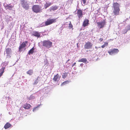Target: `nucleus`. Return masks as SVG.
I'll use <instances>...</instances> for the list:
<instances>
[{"instance_id": "nucleus-34", "label": "nucleus", "mask_w": 130, "mask_h": 130, "mask_svg": "<svg viewBox=\"0 0 130 130\" xmlns=\"http://www.w3.org/2000/svg\"><path fill=\"white\" fill-rule=\"evenodd\" d=\"M105 47V45L104 44L103 45H102L101 46V47L102 48H104Z\"/></svg>"}, {"instance_id": "nucleus-1", "label": "nucleus", "mask_w": 130, "mask_h": 130, "mask_svg": "<svg viewBox=\"0 0 130 130\" xmlns=\"http://www.w3.org/2000/svg\"><path fill=\"white\" fill-rule=\"evenodd\" d=\"M119 5L117 3H114L113 4L114 9L113 13L115 15H119L120 9L119 8Z\"/></svg>"}, {"instance_id": "nucleus-9", "label": "nucleus", "mask_w": 130, "mask_h": 130, "mask_svg": "<svg viewBox=\"0 0 130 130\" xmlns=\"http://www.w3.org/2000/svg\"><path fill=\"white\" fill-rule=\"evenodd\" d=\"M28 42L27 41L23 42L19 46V51H20L22 48H25L26 46V44H27Z\"/></svg>"}, {"instance_id": "nucleus-32", "label": "nucleus", "mask_w": 130, "mask_h": 130, "mask_svg": "<svg viewBox=\"0 0 130 130\" xmlns=\"http://www.w3.org/2000/svg\"><path fill=\"white\" fill-rule=\"evenodd\" d=\"M87 0H82V1L84 4H85L86 2V1Z\"/></svg>"}, {"instance_id": "nucleus-23", "label": "nucleus", "mask_w": 130, "mask_h": 130, "mask_svg": "<svg viewBox=\"0 0 130 130\" xmlns=\"http://www.w3.org/2000/svg\"><path fill=\"white\" fill-rule=\"evenodd\" d=\"M33 73V71L32 70L30 69L27 72V73L30 75H31Z\"/></svg>"}, {"instance_id": "nucleus-7", "label": "nucleus", "mask_w": 130, "mask_h": 130, "mask_svg": "<svg viewBox=\"0 0 130 130\" xmlns=\"http://www.w3.org/2000/svg\"><path fill=\"white\" fill-rule=\"evenodd\" d=\"M119 51L117 49L114 48L108 51V53L110 55H112L113 54H115L118 53Z\"/></svg>"}, {"instance_id": "nucleus-38", "label": "nucleus", "mask_w": 130, "mask_h": 130, "mask_svg": "<svg viewBox=\"0 0 130 130\" xmlns=\"http://www.w3.org/2000/svg\"><path fill=\"white\" fill-rule=\"evenodd\" d=\"M70 60V59H68V60H67V62H68V61H69Z\"/></svg>"}, {"instance_id": "nucleus-37", "label": "nucleus", "mask_w": 130, "mask_h": 130, "mask_svg": "<svg viewBox=\"0 0 130 130\" xmlns=\"http://www.w3.org/2000/svg\"><path fill=\"white\" fill-rule=\"evenodd\" d=\"M95 48H96L97 50L98 49L97 47H96V46H95Z\"/></svg>"}, {"instance_id": "nucleus-27", "label": "nucleus", "mask_w": 130, "mask_h": 130, "mask_svg": "<svg viewBox=\"0 0 130 130\" xmlns=\"http://www.w3.org/2000/svg\"><path fill=\"white\" fill-rule=\"evenodd\" d=\"M73 26L71 24V22H70V23L69 25V29H71L73 28Z\"/></svg>"}, {"instance_id": "nucleus-26", "label": "nucleus", "mask_w": 130, "mask_h": 130, "mask_svg": "<svg viewBox=\"0 0 130 130\" xmlns=\"http://www.w3.org/2000/svg\"><path fill=\"white\" fill-rule=\"evenodd\" d=\"M34 97L33 95H31L30 97L28 98V101H29L31 100H32L34 99Z\"/></svg>"}, {"instance_id": "nucleus-33", "label": "nucleus", "mask_w": 130, "mask_h": 130, "mask_svg": "<svg viewBox=\"0 0 130 130\" xmlns=\"http://www.w3.org/2000/svg\"><path fill=\"white\" fill-rule=\"evenodd\" d=\"M76 64V62H74V63L72 64V67H73V66H74Z\"/></svg>"}, {"instance_id": "nucleus-11", "label": "nucleus", "mask_w": 130, "mask_h": 130, "mask_svg": "<svg viewBox=\"0 0 130 130\" xmlns=\"http://www.w3.org/2000/svg\"><path fill=\"white\" fill-rule=\"evenodd\" d=\"M60 76H59L58 74H57L55 75L54 77L53 78V80L55 82H58L60 80Z\"/></svg>"}, {"instance_id": "nucleus-8", "label": "nucleus", "mask_w": 130, "mask_h": 130, "mask_svg": "<svg viewBox=\"0 0 130 130\" xmlns=\"http://www.w3.org/2000/svg\"><path fill=\"white\" fill-rule=\"evenodd\" d=\"M92 44L90 42H88L86 43L84 45L85 49H89L92 48Z\"/></svg>"}, {"instance_id": "nucleus-6", "label": "nucleus", "mask_w": 130, "mask_h": 130, "mask_svg": "<svg viewBox=\"0 0 130 130\" xmlns=\"http://www.w3.org/2000/svg\"><path fill=\"white\" fill-rule=\"evenodd\" d=\"M21 5L22 7L25 10L29 9V6L28 4H27V2H25L24 1H21Z\"/></svg>"}, {"instance_id": "nucleus-5", "label": "nucleus", "mask_w": 130, "mask_h": 130, "mask_svg": "<svg viewBox=\"0 0 130 130\" xmlns=\"http://www.w3.org/2000/svg\"><path fill=\"white\" fill-rule=\"evenodd\" d=\"M97 26L100 28H103L106 24V22L105 20H103L101 22H99L97 23Z\"/></svg>"}, {"instance_id": "nucleus-16", "label": "nucleus", "mask_w": 130, "mask_h": 130, "mask_svg": "<svg viewBox=\"0 0 130 130\" xmlns=\"http://www.w3.org/2000/svg\"><path fill=\"white\" fill-rule=\"evenodd\" d=\"M52 4V3L50 2H46L44 5V7L45 9H46L47 8L50 6Z\"/></svg>"}, {"instance_id": "nucleus-12", "label": "nucleus", "mask_w": 130, "mask_h": 130, "mask_svg": "<svg viewBox=\"0 0 130 130\" xmlns=\"http://www.w3.org/2000/svg\"><path fill=\"white\" fill-rule=\"evenodd\" d=\"M89 20L87 19H85L83 23V26L84 27H85L88 26L89 24Z\"/></svg>"}, {"instance_id": "nucleus-30", "label": "nucleus", "mask_w": 130, "mask_h": 130, "mask_svg": "<svg viewBox=\"0 0 130 130\" xmlns=\"http://www.w3.org/2000/svg\"><path fill=\"white\" fill-rule=\"evenodd\" d=\"M104 45H105V46H107L108 45V43L107 42H106L104 44Z\"/></svg>"}, {"instance_id": "nucleus-20", "label": "nucleus", "mask_w": 130, "mask_h": 130, "mask_svg": "<svg viewBox=\"0 0 130 130\" xmlns=\"http://www.w3.org/2000/svg\"><path fill=\"white\" fill-rule=\"evenodd\" d=\"M35 49V48L34 47H33L31 48L28 52V54L30 55V54H32L34 52V50Z\"/></svg>"}, {"instance_id": "nucleus-28", "label": "nucleus", "mask_w": 130, "mask_h": 130, "mask_svg": "<svg viewBox=\"0 0 130 130\" xmlns=\"http://www.w3.org/2000/svg\"><path fill=\"white\" fill-rule=\"evenodd\" d=\"M69 82L68 81H65L64 82L62 83L61 84V85H65V84L68 83Z\"/></svg>"}, {"instance_id": "nucleus-19", "label": "nucleus", "mask_w": 130, "mask_h": 130, "mask_svg": "<svg viewBox=\"0 0 130 130\" xmlns=\"http://www.w3.org/2000/svg\"><path fill=\"white\" fill-rule=\"evenodd\" d=\"M11 125L8 122L5 125L4 127L5 129H7L10 127Z\"/></svg>"}, {"instance_id": "nucleus-4", "label": "nucleus", "mask_w": 130, "mask_h": 130, "mask_svg": "<svg viewBox=\"0 0 130 130\" xmlns=\"http://www.w3.org/2000/svg\"><path fill=\"white\" fill-rule=\"evenodd\" d=\"M57 19V18L55 19H51L50 18H49L47 19V20L45 22V26H47L56 22V19Z\"/></svg>"}, {"instance_id": "nucleus-25", "label": "nucleus", "mask_w": 130, "mask_h": 130, "mask_svg": "<svg viewBox=\"0 0 130 130\" xmlns=\"http://www.w3.org/2000/svg\"><path fill=\"white\" fill-rule=\"evenodd\" d=\"M68 76V74L67 73H64L62 75V77L63 78H65Z\"/></svg>"}, {"instance_id": "nucleus-29", "label": "nucleus", "mask_w": 130, "mask_h": 130, "mask_svg": "<svg viewBox=\"0 0 130 130\" xmlns=\"http://www.w3.org/2000/svg\"><path fill=\"white\" fill-rule=\"evenodd\" d=\"M39 105H38V106H37L36 107H34L33 109V111H35V110H36V109L38 108L39 107Z\"/></svg>"}, {"instance_id": "nucleus-13", "label": "nucleus", "mask_w": 130, "mask_h": 130, "mask_svg": "<svg viewBox=\"0 0 130 130\" xmlns=\"http://www.w3.org/2000/svg\"><path fill=\"white\" fill-rule=\"evenodd\" d=\"M31 106L29 104L26 103L23 105V107L26 109H29L31 107Z\"/></svg>"}, {"instance_id": "nucleus-2", "label": "nucleus", "mask_w": 130, "mask_h": 130, "mask_svg": "<svg viewBox=\"0 0 130 130\" xmlns=\"http://www.w3.org/2000/svg\"><path fill=\"white\" fill-rule=\"evenodd\" d=\"M32 10L35 12L38 13L42 12L41 7L39 5H34L32 7Z\"/></svg>"}, {"instance_id": "nucleus-36", "label": "nucleus", "mask_w": 130, "mask_h": 130, "mask_svg": "<svg viewBox=\"0 0 130 130\" xmlns=\"http://www.w3.org/2000/svg\"><path fill=\"white\" fill-rule=\"evenodd\" d=\"M129 30H130V25H129Z\"/></svg>"}, {"instance_id": "nucleus-10", "label": "nucleus", "mask_w": 130, "mask_h": 130, "mask_svg": "<svg viewBox=\"0 0 130 130\" xmlns=\"http://www.w3.org/2000/svg\"><path fill=\"white\" fill-rule=\"evenodd\" d=\"M77 17L79 19L82 18L83 16L82 11L81 9H78L77 10Z\"/></svg>"}, {"instance_id": "nucleus-31", "label": "nucleus", "mask_w": 130, "mask_h": 130, "mask_svg": "<svg viewBox=\"0 0 130 130\" xmlns=\"http://www.w3.org/2000/svg\"><path fill=\"white\" fill-rule=\"evenodd\" d=\"M99 40L100 42H101L103 40V39L102 38H100L99 39Z\"/></svg>"}, {"instance_id": "nucleus-17", "label": "nucleus", "mask_w": 130, "mask_h": 130, "mask_svg": "<svg viewBox=\"0 0 130 130\" xmlns=\"http://www.w3.org/2000/svg\"><path fill=\"white\" fill-rule=\"evenodd\" d=\"M58 8V7L56 5L51 7L50 8V10L54 11L57 10Z\"/></svg>"}, {"instance_id": "nucleus-22", "label": "nucleus", "mask_w": 130, "mask_h": 130, "mask_svg": "<svg viewBox=\"0 0 130 130\" xmlns=\"http://www.w3.org/2000/svg\"><path fill=\"white\" fill-rule=\"evenodd\" d=\"M87 60L86 58H82L78 60V62H86Z\"/></svg>"}, {"instance_id": "nucleus-24", "label": "nucleus", "mask_w": 130, "mask_h": 130, "mask_svg": "<svg viewBox=\"0 0 130 130\" xmlns=\"http://www.w3.org/2000/svg\"><path fill=\"white\" fill-rule=\"evenodd\" d=\"M39 78V77H38L34 81V83H33L34 85H36L38 83L39 80L38 79V78Z\"/></svg>"}, {"instance_id": "nucleus-35", "label": "nucleus", "mask_w": 130, "mask_h": 130, "mask_svg": "<svg viewBox=\"0 0 130 130\" xmlns=\"http://www.w3.org/2000/svg\"><path fill=\"white\" fill-rule=\"evenodd\" d=\"M83 63L81 64L80 65V66H81V67L83 66Z\"/></svg>"}, {"instance_id": "nucleus-15", "label": "nucleus", "mask_w": 130, "mask_h": 130, "mask_svg": "<svg viewBox=\"0 0 130 130\" xmlns=\"http://www.w3.org/2000/svg\"><path fill=\"white\" fill-rule=\"evenodd\" d=\"M32 35L38 38H39L40 37V34L39 32H38L37 31H35L33 32Z\"/></svg>"}, {"instance_id": "nucleus-3", "label": "nucleus", "mask_w": 130, "mask_h": 130, "mask_svg": "<svg viewBox=\"0 0 130 130\" xmlns=\"http://www.w3.org/2000/svg\"><path fill=\"white\" fill-rule=\"evenodd\" d=\"M42 45L43 46L49 48L52 46V42L49 40H44L42 42Z\"/></svg>"}, {"instance_id": "nucleus-14", "label": "nucleus", "mask_w": 130, "mask_h": 130, "mask_svg": "<svg viewBox=\"0 0 130 130\" xmlns=\"http://www.w3.org/2000/svg\"><path fill=\"white\" fill-rule=\"evenodd\" d=\"M6 52L7 54V56H9L11 52V49L10 48H7L6 49Z\"/></svg>"}, {"instance_id": "nucleus-21", "label": "nucleus", "mask_w": 130, "mask_h": 130, "mask_svg": "<svg viewBox=\"0 0 130 130\" xmlns=\"http://www.w3.org/2000/svg\"><path fill=\"white\" fill-rule=\"evenodd\" d=\"M5 69V67H2L0 70V77L4 73V70Z\"/></svg>"}, {"instance_id": "nucleus-18", "label": "nucleus", "mask_w": 130, "mask_h": 130, "mask_svg": "<svg viewBox=\"0 0 130 130\" xmlns=\"http://www.w3.org/2000/svg\"><path fill=\"white\" fill-rule=\"evenodd\" d=\"M13 7V6L10 5V4L7 5L5 6V8L6 9L11 10L12 8Z\"/></svg>"}]
</instances>
